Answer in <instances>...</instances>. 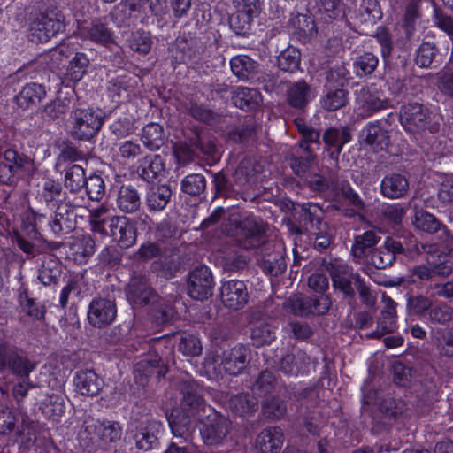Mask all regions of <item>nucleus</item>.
Listing matches in <instances>:
<instances>
[{"mask_svg":"<svg viewBox=\"0 0 453 453\" xmlns=\"http://www.w3.org/2000/svg\"><path fill=\"white\" fill-rule=\"evenodd\" d=\"M314 94L304 81H297L288 86L287 98L289 104L296 108L305 106L313 97Z\"/></svg>","mask_w":453,"mask_h":453,"instance_id":"22","label":"nucleus"},{"mask_svg":"<svg viewBox=\"0 0 453 453\" xmlns=\"http://www.w3.org/2000/svg\"><path fill=\"white\" fill-rule=\"evenodd\" d=\"M260 102V93L255 88L241 87L234 91L233 96L234 105L244 111L253 110Z\"/></svg>","mask_w":453,"mask_h":453,"instance_id":"25","label":"nucleus"},{"mask_svg":"<svg viewBox=\"0 0 453 453\" xmlns=\"http://www.w3.org/2000/svg\"><path fill=\"white\" fill-rule=\"evenodd\" d=\"M394 260L392 251H386L383 247L374 250L372 255V262L377 268H384L391 265Z\"/></svg>","mask_w":453,"mask_h":453,"instance_id":"59","label":"nucleus"},{"mask_svg":"<svg viewBox=\"0 0 453 453\" xmlns=\"http://www.w3.org/2000/svg\"><path fill=\"white\" fill-rule=\"evenodd\" d=\"M70 107V101L66 98L57 99L48 104L43 110V116L49 119H57L65 114Z\"/></svg>","mask_w":453,"mask_h":453,"instance_id":"51","label":"nucleus"},{"mask_svg":"<svg viewBox=\"0 0 453 453\" xmlns=\"http://www.w3.org/2000/svg\"><path fill=\"white\" fill-rule=\"evenodd\" d=\"M349 78V72L344 65H338L334 68H332L327 76V82L332 86H344Z\"/></svg>","mask_w":453,"mask_h":453,"instance_id":"56","label":"nucleus"},{"mask_svg":"<svg viewBox=\"0 0 453 453\" xmlns=\"http://www.w3.org/2000/svg\"><path fill=\"white\" fill-rule=\"evenodd\" d=\"M212 276L205 265L195 268L189 274L188 291L189 296L197 300H203L211 295Z\"/></svg>","mask_w":453,"mask_h":453,"instance_id":"13","label":"nucleus"},{"mask_svg":"<svg viewBox=\"0 0 453 453\" xmlns=\"http://www.w3.org/2000/svg\"><path fill=\"white\" fill-rule=\"evenodd\" d=\"M4 163L18 178L30 176L35 170L34 161L27 156H20L13 150L4 151Z\"/></svg>","mask_w":453,"mask_h":453,"instance_id":"21","label":"nucleus"},{"mask_svg":"<svg viewBox=\"0 0 453 453\" xmlns=\"http://www.w3.org/2000/svg\"><path fill=\"white\" fill-rule=\"evenodd\" d=\"M414 226L424 232L435 233L440 229V222L431 213L418 211L415 214Z\"/></svg>","mask_w":453,"mask_h":453,"instance_id":"41","label":"nucleus"},{"mask_svg":"<svg viewBox=\"0 0 453 453\" xmlns=\"http://www.w3.org/2000/svg\"><path fill=\"white\" fill-rule=\"evenodd\" d=\"M246 285L242 280H228L221 287L222 303L233 310L242 309L248 302Z\"/></svg>","mask_w":453,"mask_h":453,"instance_id":"15","label":"nucleus"},{"mask_svg":"<svg viewBox=\"0 0 453 453\" xmlns=\"http://www.w3.org/2000/svg\"><path fill=\"white\" fill-rule=\"evenodd\" d=\"M323 139L326 143L337 147L340 151L350 141V134L347 128H330L325 132Z\"/></svg>","mask_w":453,"mask_h":453,"instance_id":"43","label":"nucleus"},{"mask_svg":"<svg viewBox=\"0 0 453 453\" xmlns=\"http://www.w3.org/2000/svg\"><path fill=\"white\" fill-rule=\"evenodd\" d=\"M315 157L311 152H307L303 157H296L291 158L290 165L297 175L304 174L311 166L314 162Z\"/></svg>","mask_w":453,"mask_h":453,"instance_id":"57","label":"nucleus"},{"mask_svg":"<svg viewBox=\"0 0 453 453\" xmlns=\"http://www.w3.org/2000/svg\"><path fill=\"white\" fill-rule=\"evenodd\" d=\"M20 302L23 306V309L29 316L33 317L35 319H42L44 318V308L35 303L33 299L28 298L27 296L25 297L21 296Z\"/></svg>","mask_w":453,"mask_h":453,"instance_id":"61","label":"nucleus"},{"mask_svg":"<svg viewBox=\"0 0 453 453\" xmlns=\"http://www.w3.org/2000/svg\"><path fill=\"white\" fill-rule=\"evenodd\" d=\"M117 204L123 212L132 213L141 205L140 196L135 188L130 186H122L119 191Z\"/></svg>","mask_w":453,"mask_h":453,"instance_id":"26","label":"nucleus"},{"mask_svg":"<svg viewBox=\"0 0 453 453\" xmlns=\"http://www.w3.org/2000/svg\"><path fill=\"white\" fill-rule=\"evenodd\" d=\"M163 433V425L159 421H149L141 425L133 434L136 448L141 450H150L158 444V437Z\"/></svg>","mask_w":453,"mask_h":453,"instance_id":"16","label":"nucleus"},{"mask_svg":"<svg viewBox=\"0 0 453 453\" xmlns=\"http://www.w3.org/2000/svg\"><path fill=\"white\" fill-rule=\"evenodd\" d=\"M122 429L119 423L88 418L83 422L78 437L81 443L88 447L98 442L102 448H110L121 439Z\"/></svg>","mask_w":453,"mask_h":453,"instance_id":"3","label":"nucleus"},{"mask_svg":"<svg viewBox=\"0 0 453 453\" xmlns=\"http://www.w3.org/2000/svg\"><path fill=\"white\" fill-rule=\"evenodd\" d=\"M330 274L334 288L342 291L347 297L354 296L355 290L352 285H356L360 279L357 273H354L348 265L334 262L331 265Z\"/></svg>","mask_w":453,"mask_h":453,"instance_id":"11","label":"nucleus"},{"mask_svg":"<svg viewBox=\"0 0 453 453\" xmlns=\"http://www.w3.org/2000/svg\"><path fill=\"white\" fill-rule=\"evenodd\" d=\"M32 388L29 377L15 379L12 387V395L17 401L22 400Z\"/></svg>","mask_w":453,"mask_h":453,"instance_id":"63","label":"nucleus"},{"mask_svg":"<svg viewBox=\"0 0 453 453\" xmlns=\"http://www.w3.org/2000/svg\"><path fill=\"white\" fill-rule=\"evenodd\" d=\"M347 102V92L342 88L329 91L322 100V105L328 111H335Z\"/></svg>","mask_w":453,"mask_h":453,"instance_id":"45","label":"nucleus"},{"mask_svg":"<svg viewBox=\"0 0 453 453\" xmlns=\"http://www.w3.org/2000/svg\"><path fill=\"white\" fill-rule=\"evenodd\" d=\"M436 48L434 43L423 42L417 50L416 64L420 67H428L436 56Z\"/></svg>","mask_w":453,"mask_h":453,"instance_id":"46","label":"nucleus"},{"mask_svg":"<svg viewBox=\"0 0 453 453\" xmlns=\"http://www.w3.org/2000/svg\"><path fill=\"white\" fill-rule=\"evenodd\" d=\"M287 411L286 404L279 398H273L263 404V411L265 415L271 418H282Z\"/></svg>","mask_w":453,"mask_h":453,"instance_id":"54","label":"nucleus"},{"mask_svg":"<svg viewBox=\"0 0 453 453\" xmlns=\"http://www.w3.org/2000/svg\"><path fill=\"white\" fill-rule=\"evenodd\" d=\"M89 223L94 233L111 237L112 242L121 249L130 248L137 241L135 222L125 216L111 215L104 205L90 211Z\"/></svg>","mask_w":453,"mask_h":453,"instance_id":"1","label":"nucleus"},{"mask_svg":"<svg viewBox=\"0 0 453 453\" xmlns=\"http://www.w3.org/2000/svg\"><path fill=\"white\" fill-rule=\"evenodd\" d=\"M46 96L45 88L38 83L27 84L17 96V104L23 109L36 105Z\"/></svg>","mask_w":453,"mask_h":453,"instance_id":"23","label":"nucleus"},{"mask_svg":"<svg viewBox=\"0 0 453 453\" xmlns=\"http://www.w3.org/2000/svg\"><path fill=\"white\" fill-rule=\"evenodd\" d=\"M130 48L143 54L150 51L151 47L150 35L144 31H136L132 34L129 41Z\"/></svg>","mask_w":453,"mask_h":453,"instance_id":"47","label":"nucleus"},{"mask_svg":"<svg viewBox=\"0 0 453 453\" xmlns=\"http://www.w3.org/2000/svg\"><path fill=\"white\" fill-rule=\"evenodd\" d=\"M409 190V181L404 175L391 173L386 175L380 182V192L389 199H398L406 195Z\"/></svg>","mask_w":453,"mask_h":453,"instance_id":"20","label":"nucleus"},{"mask_svg":"<svg viewBox=\"0 0 453 453\" xmlns=\"http://www.w3.org/2000/svg\"><path fill=\"white\" fill-rule=\"evenodd\" d=\"M429 119L428 110L418 103L407 104L401 108V124L411 134H416L426 130Z\"/></svg>","mask_w":453,"mask_h":453,"instance_id":"8","label":"nucleus"},{"mask_svg":"<svg viewBox=\"0 0 453 453\" xmlns=\"http://www.w3.org/2000/svg\"><path fill=\"white\" fill-rule=\"evenodd\" d=\"M183 394V404L190 409L197 408L201 405V395L199 388L195 382H184L181 385Z\"/></svg>","mask_w":453,"mask_h":453,"instance_id":"44","label":"nucleus"},{"mask_svg":"<svg viewBox=\"0 0 453 453\" xmlns=\"http://www.w3.org/2000/svg\"><path fill=\"white\" fill-rule=\"evenodd\" d=\"M249 350L243 345H238L223 355L210 353L204 361V369L208 377L218 380L223 373L239 374L246 366Z\"/></svg>","mask_w":453,"mask_h":453,"instance_id":"2","label":"nucleus"},{"mask_svg":"<svg viewBox=\"0 0 453 453\" xmlns=\"http://www.w3.org/2000/svg\"><path fill=\"white\" fill-rule=\"evenodd\" d=\"M37 219L35 211L27 210L21 215L20 228L22 233L29 238L37 236L36 230Z\"/></svg>","mask_w":453,"mask_h":453,"instance_id":"53","label":"nucleus"},{"mask_svg":"<svg viewBox=\"0 0 453 453\" xmlns=\"http://www.w3.org/2000/svg\"><path fill=\"white\" fill-rule=\"evenodd\" d=\"M164 130L157 123L146 125L141 135L142 142L150 150L159 149L164 143Z\"/></svg>","mask_w":453,"mask_h":453,"instance_id":"29","label":"nucleus"},{"mask_svg":"<svg viewBox=\"0 0 453 453\" xmlns=\"http://www.w3.org/2000/svg\"><path fill=\"white\" fill-rule=\"evenodd\" d=\"M273 383L274 377L273 373L269 371H264L253 385L252 392L259 396L265 395L273 389Z\"/></svg>","mask_w":453,"mask_h":453,"instance_id":"50","label":"nucleus"},{"mask_svg":"<svg viewBox=\"0 0 453 453\" xmlns=\"http://www.w3.org/2000/svg\"><path fill=\"white\" fill-rule=\"evenodd\" d=\"M251 339L257 346L269 344L274 339V333L265 321H257L251 326Z\"/></svg>","mask_w":453,"mask_h":453,"instance_id":"34","label":"nucleus"},{"mask_svg":"<svg viewBox=\"0 0 453 453\" xmlns=\"http://www.w3.org/2000/svg\"><path fill=\"white\" fill-rule=\"evenodd\" d=\"M127 300L134 306L142 307L157 300L155 292L150 288L143 275H135L127 288Z\"/></svg>","mask_w":453,"mask_h":453,"instance_id":"14","label":"nucleus"},{"mask_svg":"<svg viewBox=\"0 0 453 453\" xmlns=\"http://www.w3.org/2000/svg\"><path fill=\"white\" fill-rule=\"evenodd\" d=\"M168 423L173 436L184 437L188 432V421L187 418H183L180 422L177 421V417L173 412L168 418Z\"/></svg>","mask_w":453,"mask_h":453,"instance_id":"62","label":"nucleus"},{"mask_svg":"<svg viewBox=\"0 0 453 453\" xmlns=\"http://www.w3.org/2000/svg\"><path fill=\"white\" fill-rule=\"evenodd\" d=\"M84 169L78 165L69 167L65 175V184L72 192L80 190L84 187L85 181Z\"/></svg>","mask_w":453,"mask_h":453,"instance_id":"37","label":"nucleus"},{"mask_svg":"<svg viewBox=\"0 0 453 453\" xmlns=\"http://www.w3.org/2000/svg\"><path fill=\"white\" fill-rule=\"evenodd\" d=\"M301 54L295 47H288L278 57L279 67L285 72L293 73L300 65Z\"/></svg>","mask_w":453,"mask_h":453,"instance_id":"32","label":"nucleus"},{"mask_svg":"<svg viewBox=\"0 0 453 453\" xmlns=\"http://www.w3.org/2000/svg\"><path fill=\"white\" fill-rule=\"evenodd\" d=\"M142 167V174L147 179H154L165 171L163 160L158 155L146 157Z\"/></svg>","mask_w":453,"mask_h":453,"instance_id":"42","label":"nucleus"},{"mask_svg":"<svg viewBox=\"0 0 453 453\" xmlns=\"http://www.w3.org/2000/svg\"><path fill=\"white\" fill-rule=\"evenodd\" d=\"M140 151V145L133 141H125L119 145V154L124 158H134Z\"/></svg>","mask_w":453,"mask_h":453,"instance_id":"64","label":"nucleus"},{"mask_svg":"<svg viewBox=\"0 0 453 453\" xmlns=\"http://www.w3.org/2000/svg\"><path fill=\"white\" fill-rule=\"evenodd\" d=\"M88 65V59L83 53H77L70 61L66 75L73 81H80Z\"/></svg>","mask_w":453,"mask_h":453,"instance_id":"40","label":"nucleus"},{"mask_svg":"<svg viewBox=\"0 0 453 453\" xmlns=\"http://www.w3.org/2000/svg\"><path fill=\"white\" fill-rule=\"evenodd\" d=\"M87 193L91 200H99L105 192L104 181L99 175H93L85 181Z\"/></svg>","mask_w":453,"mask_h":453,"instance_id":"49","label":"nucleus"},{"mask_svg":"<svg viewBox=\"0 0 453 453\" xmlns=\"http://www.w3.org/2000/svg\"><path fill=\"white\" fill-rule=\"evenodd\" d=\"M383 308L381 313L383 319L380 321V326L384 333H391L395 328V321L394 319L395 311V303L388 296L382 297Z\"/></svg>","mask_w":453,"mask_h":453,"instance_id":"36","label":"nucleus"},{"mask_svg":"<svg viewBox=\"0 0 453 453\" xmlns=\"http://www.w3.org/2000/svg\"><path fill=\"white\" fill-rule=\"evenodd\" d=\"M104 123L103 112L98 108L79 106L70 115L71 134L79 140H89L101 128Z\"/></svg>","mask_w":453,"mask_h":453,"instance_id":"4","label":"nucleus"},{"mask_svg":"<svg viewBox=\"0 0 453 453\" xmlns=\"http://www.w3.org/2000/svg\"><path fill=\"white\" fill-rule=\"evenodd\" d=\"M406 208L400 203H394L383 209L384 218L393 224H399L406 214Z\"/></svg>","mask_w":453,"mask_h":453,"instance_id":"58","label":"nucleus"},{"mask_svg":"<svg viewBox=\"0 0 453 453\" xmlns=\"http://www.w3.org/2000/svg\"><path fill=\"white\" fill-rule=\"evenodd\" d=\"M35 364L25 357L19 356L15 352L9 357L7 368L15 379L29 377L35 370Z\"/></svg>","mask_w":453,"mask_h":453,"instance_id":"28","label":"nucleus"},{"mask_svg":"<svg viewBox=\"0 0 453 453\" xmlns=\"http://www.w3.org/2000/svg\"><path fill=\"white\" fill-rule=\"evenodd\" d=\"M363 140L374 150H385L389 144L386 131L374 123L368 124L362 131Z\"/></svg>","mask_w":453,"mask_h":453,"instance_id":"24","label":"nucleus"},{"mask_svg":"<svg viewBox=\"0 0 453 453\" xmlns=\"http://www.w3.org/2000/svg\"><path fill=\"white\" fill-rule=\"evenodd\" d=\"M284 434L280 427L264 429L256 439V449L259 453H278L283 444Z\"/></svg>","mask_w":453,"mask_h":453,"instance_id":"19","label":"nucleus"},{"mask_svg":"<svg viewBox=\"0 0 453 453\" xmlns=\"http://www.w3.org/2000/svg\"><path fill=\"white\" fill-rule=\"evenodd\" d=\"M206 181L199 173L186 176L181 181V190L190 196H198L205 189Z\"/></svg>","mask_w":453,"mask_h":453,"instance_id":"39","label":"nucleus"},{"mask_svg":"<svg viewBox=\"0 0 453 453\" xmlns=\"http://www.w3.org/2000/svg\"><path fill=\"white\" fill-rule=\"evenodd\" d=\"M228 407L239 415H246L257 411L258 401L248 394H239L231 396Z\"/></svg>","mask_w":453,"mask_h":453,"instance_id":"30","label":"nucleus"},{"mask_svg":"<svg viewBox=\"0 0 453 453\" xmlns=\"http://www.w3.org/2000/svg\"><path fill=\"white\" fill-rule=\"evenodd\" d=\"M380 240V236L372 231H366L357 235L352 246V254L355 257L360 258L365 255V250L374 246Z\"/></svg>","mask_w":453,"mask_h":453,"instance_id":"35","label":"nucleus"},{"mask_svg":"<svg viewBox=\"0 0 453 453\" xmlns=\"http://www.w3.org/2000/svg\"><path fill=\"white\" fill-rule=\"evenodd\" d=\"M354 96V112L363 119L369 118L388 107V101L384 93L374 83L357 89Z\"/></svg>","mask_w":453,"mask_h":453,"instance_id":"7","label":"nucleus"},{"mask_svg":"<svg viewBox=\"0 0 453 453\" xmlns=\"http://www.w3.org/2000/svg\"><path fill=\"white\" fill-rule=\"evenodd\" d=\"M179 349L185 356L196 357L201 354L202 346L198 338L194 335H187L181 338Z\"/></svg>","mask_w":453,"mask_h":453,"instance_id":"52","label":"nucleus"},{"mask_svg":"<svg viewBox=\"0 0 453 453\" xmlns=\"http://www.w3.org/2000/svg\"><path fill=\"white\" fill-rule=\"evenodd\" d=\"M79 35L96 43L106 45L112 42V32L102 19L78 25Z\"/></svg>","mask_w":453,"mask_h":453,"instance_id":"17","label":"nucleus"},{"mask_svg":"<svg viewBox=\"0 0 453 453\" xmlns=\"http://www.w3.org/2000/svg\"><path fill=\"white\" fill-rule=\"evenodd\" d=\"M292 24L301 35L305 36H312L315 33L314 21L304 14H298L294 17Z\"/></svg>","mask_w":453,"mask_h":453,"instance_id":"55","label":"nucleus"},{"mask_svg":"<svg viewBox=\"0 0 453 453\" xmlns=\"http://www.w3.org/2000/svg\"><path fill=\"white\" fill-rule=\"evenodd\" d=\"M64 28V16L56 9L35 12L29 24V38L32 42H45Z\"/></svg>","mask_w":453,"mask_h":453,"instance_id":"5","label":"nucleus"},{"mask_svg":"<svg viewBox=\"0 0 453 453\" xmlns=\"http://www.w3.org/2000/svg\"><path fill=\"white\" fill-rule=\"evenodd\" d=\"M64 195L60 183L52 180H46L44 181L42 191L43 199L48 205L52 203V207H55L57 204L53 220L50 222V228L55 234L62 232L65 227H69L67 221L69 220L70 211L72 208L79 206L74 202L72 203L69 202L63 203Z\"/></svg>","mask_w":453,"mask_h":453,"instance_id":"6","label":"nucleus"},{"mask_svg":"<svg viewBox=\"0 0 453 453\" xmlns=\"http://www.w3.org/2000/svg\"><path fill=\"white\" fill-rule=\"evenodd\" d=\"M116 315V304L109 298H95L88 306V319L95 327L110 325L115 319Z\"/></svg>","mask_w":453,"mask_h":453,"instance_id":"10","label":"nucleus"},{"mask_svg":"<svg viewBox=\"0 0 453 453\" xmlns=\"http://www.w3.org/2000/svg\"><path fill=\"white\" fill-rule=\"evenodd\" d=\"M428 319L434 322L446 323L453 319V309L444 303H435L428 311Z\"/></svg>","mask_w":453,"mask_h":453,"instance_id":"48","label":"nucleus"},{"mask_svg":"<svg viewBox=\"0 0 453 453\" xmlns=\"http://www.w3.org/2000/svg\"><path fill=\"white\" fill-rule=\"evenodd\" d=\"M230 423L224 416L212 412L202 422L200 434L208 445H217L226 436Z\"/></svg>","mask_w":453,"mask_h":453,"instance_id":"9","label":"nucleus"},{"mask_svg":"<svg viewBox=\"0 0 453 453\" xmlns=\"http://www.w3.org/2000/svg\"><path fill=\"white\" fill-rule=\"evenodd\" d=\"M233 73L240 79H249L257 70V63L246 55H238L230 61Z\"/></svg>","mask_w":453,"mask_h":453,"instance_id":"31","label":"nucleus"},{"mask_svg":"<svg viewBox=\"0 0 453 453\" xmlns=\"http://www.w3.org/2000/svg\"><path fill=\"white\" fill-rule=\"evenodd\" d=\"M75 391L84 396L96 395L103 388V380L92 370H81L73 378Z\"/></svg>","mask_w":453,"mask_h":453,"instance_id":"18","label":"nucleus"},{"mask_svg":"<svg viewBox=\"0 0 453 453\" xmlns=\"http://www.w3.org/2000/svg\"><path fill=\"white\" fill-rule=\"evenodd\" d=\"M172 190L167 185L151 187L147 193L146 203L150 210H163L170 200Z\"/></svg>","mask_w":453,"mask_h":453,"instance_id":"27","label":"nucleus"},{"mask_svg":"<svg viewBox=\"0 0 453 453\" xmlns=\"http://www.w3.org/2000/svg\"><path fill=\"white\" fill-rule=\"evenodd\" d=\"M361 22L374 24L382 17L377 0H363L359 9Z\"/></svg>","mask_w":453,"mask_h":453,"instance_id":"38","label":"nucleus"},{"mask_svg":"<svg viewBox=\"0 0 453 453\" xmlns=\"http://www.w3.org/2000/svg\"><path fill=\"white\" fill-rule=\"evenodd\" d=\"M378 64V58L372 53L366 52L355 59L353 63L354 73L357 77H365L372 73Z\"/></svg>","mask_w":453,"mask_h":453,"instance_id":"33","label":"nucleus"},{"mask_svg":"<svg viewBox=\"0 0 453 453\" xmlns=\"http://www.w3.org/2000/svg\"><path fill=\"white\" fill-rule=\"evenodd\" d=\"M236 13L231 18V25L238 34L250 29L253 19L257 16L260 10L258 0H234Z\"/></svg>","mask_w":453,"mask_h":453,"instance_id":"12","label":"nucleus"},{"mask_svg":"<svg viewBox=\"0 0 453 453\" xmlns=\"http://www.w3.org/2000/svg\"><path fill=\"white\" fill-rule=\"evenodd\" d=\"M318 12L330 19L336 18L339 13V0H316Z\"/></svg>","mask_w":453,"mask_h":453,"instance_id":"60","label":"nucleus"}]
</instances>
